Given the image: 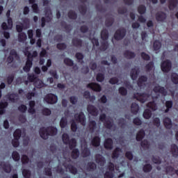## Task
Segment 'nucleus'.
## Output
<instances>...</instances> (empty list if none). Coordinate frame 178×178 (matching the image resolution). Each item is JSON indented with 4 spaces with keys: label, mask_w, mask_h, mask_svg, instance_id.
<instances>
[{
    "label": "nucleus",
    "mask_w": 178,
    "mask_h": 178,
    "mask_svg": "<svg viewBox=\"0 0 178 178\" xmlns=\"http://www.w3.org/2000/svg\"><path fill=\"white\" fill-rule=\"evenodd\" d=\"M39 134L41 138L43 140H48L49 136H54L58 134V129L55 127H42L39 129Z\"/></svg>",
    "instance_id": "nucleus-1"
},
{
    "label": "nucleus",
    "mask_w": 178,
    "mask_h": 178,
    "mask_svg": "<svg viewBox=\"0 0 178 178\" xmlns=\"http://www.w3.org/2000/svg\"><path fill=\"white\" fill-rule=\"evenodd\" d=\"M62 140L63 143L65 144V145H69L70 149H73V148H76V147H77V140H76V138L70 139L67 134H63Z\"/></svg>",
    "instance_id": "nucleus-2"
},
{
    "label": "nucleus",
    "mask_w": 178,
    "mask_h": 178,
    "mask_svg": "<svg viewBox=\"0 0 178 178\" xmlns=\"http://www.w3.org/2000/svg\"><path fill=\"white\" fill-rule=\"evenodd\" d=\"M99 120L104 123V126L106 129L111 130L113 127V122L111 120L106 118V114H101L99 115Z\"/></svg>",
    "instance_id": "nucleus-3"
},
{
    "label": "nucleus",
    "mask_w": 178,
    "mask_h": 178,
    "mask_svg": "<svg viewBox=\"0 0 178 178\" xmlns=\"http://www.w3.org/2000/svg\"><path fill=\"white\" fill-rule=\"evenodd\" d=\"M127 31L124 28H120L117 29L114 33V39L116 41H120L123 40L124 37H126V33Z\"/></svg>",
    "instance_id": "nucleus-4"
},
{
    "label": "nucleus",
    "mask_w": 178,
    "mask_h": 178,
    "mask_svg": "<svg viewBox=\"0 0 178 178\" xmlns=\"http://www.w3.org/2000/svg\"><path fill=\"white\" fill-rule=\"evenodd\" d=\"M151 97V95L149 93H136L134 94V98L137 99V101H139L141 102V104H144V102H146V101H148V98Z\"/></svg>",
    "instance_id": "nucleus-5"
},
{
    "label": "nucleus",
    "mask_w": 178,
    "mask_h": 178,
    "mask_svg": "<svg viewBox=\"0 0 178 178\" xmlns=\"http://www.w3.org/2000/svg\"><path fill=\"white\" fill-rule=\"evenodd\" d=\"M44 101L47 102V104L54 105V104H56V102H58V96L53 93H49L44 97Z\"/></svg>",
    "instance_id": "nucleus-6"
},
{
    "label": "nucleus",
    "mask_w": 178,
    "mask_h": 178,
    "mask_svg": "<svg viewBox=\"0 0 178 178\" xmlns=\"http://www.w3.org/2000/svg\"><path fill=\"white\" fill-rule=\"evenodd\" d=\"M161 68L164 73H169L172 69V61L170 60H165L161 64Z\"/></svg>",
    "instance_id": "nucleus-7"
},
{
    "label": "nucleus",
    "mask_w": 178,
    "mask_h": 178,
    "mask_svg": "<svg viewBox=\"0 0 178 178\" xmlns=\"http://www.w3.org/2000/svg\"><path fill=\"white\" fill-rule=\"evenodd\" d=\"M86 87L87 88H90V90H92V91H95V92H101L102 90V87H101V85L95 82L88 83Z\"/></svg>",
    "instance_id": "nucleus-8"
},
{
    "label": "nucleus",
    "mask_w": 178,
    "mask_h": 178,
    "mask_svg": "<svg viewBox=\"0 0 178 178\" xmlns=\"http://www.w3.org/2000/svg\"><path fill=\"white\" fill-rule=\"evenodd\" d=\"M74 119L76 122L81 123L82 126H86V115H84V113L80 112L79 114H75Z\"/></svg>",
    "instance_id": "nucleus-9"
},
{
    "label": "nucleus",
    "mask_w": 178,
    "mask_h": 178,
    "mask_svg": "<svg viewBox=\"0 0 178 178\" xmlns=\"http://www.w3.org/2000/svg\"><path fill=\"white\" fill-rule=\"evenodd\" d=\"M87 111L90 115L92 116H98V108L95 107L94 105L89 104L87 107Z\"/></svg>",
    "instance_id": "nucleus-10"
},
{
    "label": "nucleus",
    "mask_w": 178,
    "mask_h": 178,
    "mask_svg": "<svg viewBox=\"0 0 178 178\" xmlns=\"http://www.w3.org/2000/svg\"><path fill=\"white\" fill-rule=\"evenodd\" d=\"M153 91L156 93L159 92V94H161L164 97H166V95H168V91L166 90V89L159 85L154 86L153 88Z\"/></svg>",
    "instance_id": "nucleus-11"
},
{
    "label": "nucleus",
    "mask_w": 178,
    "mask_h": 178,
    "mask_svg": "<svg viewBox=\"0 0 178 178\" xmlns=\"http://www.w3.org/2000/svg\"><path fill=\"white\" fill-rule=\"evenodd\" d=\"M166 17H168V15L163 11L158 12L156 14V22H161V23H163V22L166 20Z\"/></svg>",
    "instance_id": "nucleus-12"
},
{
    "label": "nucleus",
    "mask_w": 178,
    "mask_h": 178,
    "mask_svg": "<svg viewBox=\"0 0 178 178\" xmlns=\"http://www.w3.org/2000/svg\"><path fill=\"white\" fill-rule=\"evenodd\" d=\"M104 147L105 149H113V140L111 138L105 139Z\"/></svg>",
    "instance_id": "nucleus-13"
},
{
    "label": "nucleus",
    "mask_w": 178,
    "mask_h": 178,
    "mask_svg": "<svg viewBox=\"0 0 178 178\" xmlns=\"http://www.w3.org/2000/svg\"><path fill=\"white\" fill-rule=\"evenodd\" d=\"M72 44L73 47L76 48H81L83 47V40L79 39V38H74L72 40Z\"/></svg>",
    "instance_id": "nucleus-14"
},
{
    "label": "nucleus",
    "mask_w": 178,
    "mask_h": 178,
    "mask_svg": "<svg viewBox=\"0 0 178 178\" xmlns=\"http://www.w3.org/2000/svg\"><path fill=\"white\" fill-rule=\"evenodd\" d=\"M95 159L96 163L100 165V166L105 165V158L102 155L97 154L95 156Z\"/></svg>",
    "instance_id": "nucleus-15"
},
{
    "label": "nucleus",
    "mask_w": 178,
    "mask_h": 178,
    "mask_svg": "<svg viewBox=\"0 0 178 178\" xmlns=\"http://www.w3.org/2000/svg\"><path fill=\"white\" fill-rule=\"evenodd\" d=\"M147 81L148 78L146 76L142 75L138 78L137 84L140 88H142L145 86L144 83H147Z\"/></svg>",
    "instance_id": "nucleus-16"
},
{
    "label": "nucleus",
    "mask_w": 178,
    "mask_h": 178,
    "mask_svg": "<svg viewBox=\"0 0 178 178\" xmlns=\"http://www.w3.org/2000/svg\"><path fill=\"white\" fill-rule=\"evenodd\" d=\"M1 166L6 173H10L12 172V165L10 163L3 162Z\"/></svg>",
    "instance_id": "nucleus-17"
},
{
    "label": "nucleus",
    "mask_w": 178,
    "mask_h": 178,
    "mask_svg": "<svg viewBox=\"0 0 178 178\" xmlns=\"http://www.w3.org/2000/svg\"><path fill=\"white\" fill-rule=\"evenodd\" d=\"M97 169V164L92 161H90L86 165L87 172H94Z\"/></svg>",
    "instance_id": "nucleus-18"
},
{
    "label": "nucleus",
    "mask_w": 178,
    "mask_h": 178,
    "mask_svg": "<svg viewBox=\"0 0 178 178\" xmlns=\"http://www.w3.org/2000/svg\"><path fill=\"white\" fill-rule=\"evenodd\" d=\"M44 13L46 15V20H47V23H49L51 20H52V11H51L50 8H44Z\"/></svg>",
    "instance_id": "nucleus-19"
},
{
    "label": "nucleus",
    "mask_w": 178,
    "mask_h": 178,
    "mask_svg": "<svg viewBox=\"0 0 178 178\" xmlns=\"http://www.w3.org/2000/svg\"><path fill=\"white\" fill-rule=\"evenodd\" d=\"M163 124L165 127V129H168V130H170V129H172V120L168 117L165 118L163 119Z\"/></svg>",
    "instance_id": "nucleus-20"
},
{
    "label": "nucleus",
    "mask_w": 178,
    "mask_h": 178,
    "mask_svg": "<svg viewBox=\"0 0 178 178\" xmlns=\"http://www.w3.org/2000/svg\"><path fill=\"white\" fill-rule=\"evenodd\" d=\"M91 144L92 147H99L101 145V138L95 136L91 140Z\"/></svg>",
    "instance_id": "nucleus-21"
},
{
    "label": "nucleus",
    "mask_w": 178,
    "mask_h": 178,
    "mask_svg": "<svg viewBox=\"0 0 178 178\" xmlns=\"http://www.w3.org/2000/svg\"><path fill=\"white\" fill-rule=\"evenodd\" d=\"M140 72V70L138 68H132L131 70V79L133 80H137V77H138V73Z\"/></svg>",
    "instance_id": "nucleus-22"
},
{
    "label": "nucleus",
    "mask_w": 178,
    "mask_h": 178,
    "mask_svg": "<svg viewBox=\"0 0 178 178\" xmlns=\"http://www.w3.org/2000/svg\"><path fill=\"white\" fill-rule=\"evenodd\" d=\"M171 154L174 158H177L178 156V147L176 144L171 145Z\"/></svg>",
    "instance_id": "nucleus-23"
},
{
    "label": "nucleus",
    "mask_w": 178,
    "mask_h": 178,
    "mask_svg": "<svg viewBox=\"0 0 178 178\" xmlns=\"http://www.w3.org/2000/svg\"><path fill=\"white\" fill-rule=\"evenodd\" d=\"M124 56L127 59H133L136 58V53L130 51L129 50H126L124 51Z\"/></svg>",
    "instance_id": "nucleus-24"
},
{
    "label": "nucleus",
    "mask_w": 178,
    "mask_h": 178,
    "mask_svg": "<svg viewBox=\"0 0 178 178\" xmlns=\"http://www.w3.org/2000/svg\"><path fill=\"white\" fill-rule=\"evenodd\" d=\"M145 137V131L140 129L136 134V141H141Z\"/></svg>",
    "instance_id": "nucleus-25"
},
{
    "label": "nucleus",
    "mask_w": 178,
    "mask_h": 178,
    "mask_svg": "<svg viewBox=\"0 0 178 178\" xmlns=\"http://www.w3.org/2000/svg\"><path fill=\"white\" fill-rule=\"evenodd\" d=\"M101 38L103 41H106L109 38V32L108 29H104L101 31Z\"/></svg>",
    "instance_id": "nucleus-26"
},
{
    "label": "nucleus",
    "mask_w": 178,
    "mask_h": 178,
    "mask_svg": "<svg viewBox=\"0 0 178 178\" xmlns=\"http://www.w3.org/2000/svg\"><path fill=\"white\" fill-rule=\"evenodd\" d=\"M66 169H68L70 172H71L72 175H77L79 171L77 170V168L74 167L72 164H67L65 166Z\"/></svg>",
    "instance_id": "nucleus-27"
},
{
    "label": "nucleus",
    "mask_w": 178,
    "mask_h": 178,
    "mask_svg": "<svg viewBox=\"0 0 178 178\" xmlns=\"http://www.w3.org/2000/svg\"><path fill=\"white\" fill-rule=\"evenodd\" d=\"M60 26L61 27H63V29H65L66 33H70V31H72V25L70 24H67L66 23V22L65 21H63L60 22Z\"/></svg>",
    "instance_id": "nucleus-28"
},
{
    "label": "nucleus",
    "mask_w": 178,
    "mask_h": 178,
    "mask_svg": "<svg viewBox=\"0 0 178 178\" xmlns=\"http://www.w3.org/2000/svg\"><path fill=\"white\" fill-rule=\"evenodd\" d=\"M71 156L72 159H77V158L80 156V151L79 150V149L74 147L72 148V149H71Z\"/></svg>",
    "instance_id": "nucleus-29"
},
{
    "label": "nucleus",
    "mask_w": 178,
    "mask_h": 178,
    "mask_svg": "<svg viewBox=\"0 0 178 178\" xmlns=\"http://www.w3.org/2000/svg\"><path fill=\"white\" fill-rule=\"evenodd\" d=\"M178 0H168V8L170 10H173L177 6Z\"/></svg>",
    "instance_id": "nucleus-30"
},
{
    "label": "nucleus",
    "mask_w": 178,
    "mask_h": 178,
    "mask_svg": "<svg viewBox=\"0 0 178 178\" xmlns=\"http://www.w3.org/2000/svg\"><path fill=\"white\" fill-rule=\"evenodd\" d=\"M138 111H140V106L137 104V103H132L131 106V111L134 115H137L138 113Z\"/></svg>",
    "instance_id": "nucleus-31"
},
{
    "label": "nucleus",
    "mask_w": 178,
    "mask_h": 178,
    "mask_svg": "<svg viewBox=\"0 0 178 178\" xmlns=\"http://www.w3.org/2000/svg\"><path fill=\"white\" fill-rule=\"evenodd\" d=\"M115 23V18L113 17H109L106 19L105 26L106 27H111Z\"/></svg>",
    "instance_id": "nucleus-32"
},
{
    "label": "nucleus",
    "mask_w": 178,
    "mask_h": 178,
    "mask_svg": "<svg viewBox=\"0 0 178 178\" xmlns=\"http://www.w3.org/2000/svg\"><path fill=\"white\" fill-rule=\"evenodd\" d=\"M165 113H168L169 111L173 108V102L172 100H168L165 102Z\"/></svg>",
    "instance_id": "nucleus-33"
},
{
    "label": "nucleus",
    "mask_w": 178,
    "mask_h": 178,
    "mask_svg": "<svg viewBox=\"0 0 178 178\" xmlns=\"http://www.w3.org/2000/svg\"><path fill=\"white\" fill-rule=\"evenodd\" d=\"M119 152H122V149H120V147H116L113 153H112V159H118V158H119Z\"/></svg>",
    "instance_id": "nucleus-34"
},
{
    "label": "nucleus",
    "mask_w": 178,
    "mask_h": 178,
    "mask_svg": "<svg viewBox=\"0 0 178 178\" xmlns=\"http://www.w3.org/2000/svg\"><path fill=\"white\" fill-rule=\"evenodd\" d=\"M31 53L28 51L27 59L25 65L28 66L29 67H33V58L31 57Z\"/></svg>",
    "instance_id": "nucleus-35"
},
{
    "label": "nucleus",
    "mask_w": 178,
    "mask_h": 178,
    "mask_svg": "<svg viewBox=\"0 0 178 178\" xmlns=\"http://www.w3.org/2000/svg\"><path fill=\"white\" fill-rule=\"evenodd\" d=\"M166 173H168V175H170V176H173L175 174H176V170H175V168H173L172 165L167 166L165 168Z\"/></svg>",
    "instance_id": "nucleus-36"
},
{
    "label": "nucleus",
    "mask_w": 178,
    "mask_h": 178,
    "mask_svg": "<svg viewBox=\"0 0 178 178\" xmlns=\"http://www.w3.org/2000/svg\"><path fill=\"white\" fill-rule=\"evenodd\" d=\"M78 9L81 15H82L83 16H84L86 13H87V6H86L85 4L79 6Z\"/></svg>",
    "instance_id": "nucleus-37"
},
{
    "label": "nucleus",
    "mask_w": 178,
    "mask_h": 178,
    "mask_svg": "<svg viewBox=\"0 0 178 178\" xmlns=\"http://www.w3.org/2000/svg\"><path fill=\"white\" fill-rule=\"evenodd\" d=\"M97 129V122L94 120L89 122V130L91 133H94V131Z\"/></svg>",
    "instance_id": "nucleus-38"
},
{
    "label": "nucleus",
    "mask_w": 178,
    "mask_h": 178,
    "mask_svg": "<svg viewBox=\"0 0 178 178\" xmlns=\"http://www.w3.org/2000/svg\"><path fill=\"white\" fill-rule=\"evenodd\" d=\"M150 145L149 142H148L147 139L142 140L140 143V146L143 149H149Z\"/></svg>",
    "instance_id": "nucleus-39"
},
{
    "label": "nucleus",
    "mask_w": 178,
    "mask_h": 178,
    "mask_svg": "<svg viewBox=\"0 0 178 178\" xmlns=\"http://www.w3.org/2000/svg\"><path fill=\"white\" fill-rule=\"evenodd\" d=\"M67 16L69 19H71V20H76V19H77V13H76L73 10H70L68 12Z\"/></svg>",
    "instance_id": "nucleus-40"
},
{
    "label": "nucleus",
    "mask_w": 178,
    "mask_h": 178,
    "mask_svg": "<svg viewBox=\"0 0 178 178\" xmlns=\"http://www.w3.org/2000/svg\"><path fill=\"white\" fill-rule=\"evenodd\" d=\"M28 81L30 82V83H35V81H37L38 79V76H36L35 74H28Z\"/></svg>",
    "instance_id": "nucleus-41"
},
{
    "label": "nucleus",
    "mask_w": 178,
    "mask_h": 178,
    "mask_svg": "<svg viewBox=\"0 0 178 178\" xmlns=\"http://www.w3.org/2000/svg\"><path fill=\"white\" fill-rule=\"evenodd\" d=\"M27 40V35L24 32H22L18 34V41L19 42H24Z\"/></svg>",
    "instance_id": "nucleus-42"
},
{
    "label": "nucleus",
    "mask_w": 178,
    "mask_h": 178,
    "mask_svg": "<svg viewBox=\"0 0 178 178\" xmlns=\"http://www.w3.org/2000/svg\"><path fill=\"white\" fill-rule=\"evenodd\" d=\"M12 158L15 162H19L20 161V154L17 151H13L12 153Z\"/></svg>",
    "instance_id": "nucleus-43"
},
{
    "label": "nucleus",
    "mask_w": 178,
    "mask_h": 178,
    "mask_svg": "<svg viewBox=\"0 0 178 178\" xmlns=\"http://www.w3.org/2000/svg\"><path fill=\"white\" fill-rule=\"evenodd\" d=\"M154 51H159L162 47V43L159 40H155L153 44Z\"/></svg>",
    "instance_id": "nucleus-44"
},
{
    "label": "nucleus",
    "mask_w": 178,
    "mask_h": 178,
    "mask_svg": "<svg viewBox=\"0 0 178 178\" xmlns=\"http://www.w3.org/2000/svg\"><path fill=\"white\" fill-rule=\"evenodd\" d=\"M14 138L15 140H19L20 138L22 137V129H17L13 134Z\"/></svg>",
    "instance_id": "nucleus-45"
},
{
    "label": "nucleus",
    "mask_w": 178,
    "mask_h": 178,
    "mask_svg": "<svg viewBox=\"0 0 178 178\" xmlns=\"http://www.w3.org/2000/svg\"><path fill=\"white\" fill-rule=\"evenodd\" d=\"M108 47H109L108 41L103 40V42H101V46L99 47L100 51H106V49H108Z\"/></svg>",
    "instance_id": "nucleus-46"
},
{
    "label": "nucleus",
    "mask_w": 178,
    "mask_h": 178,
    "mask_svg": "<svg viewBox=\"0 0 178 178\" xmlns=\"http://www.w3.org/2000/svg\"><path fill=\"white\" fill-rule=\"evenodd\" d=\"M96 80L98 83H102L105 80V74L99 72L96 75Z\"/></svg>",
    "instance_id": "nucleus-47"
},
{
    "label": "nucleus",
    "mask_w": 178,
    "mask_h": 178,
    "mask_svg": "<svg viewBox=\"0 0 178 178\" xmlns=\"http://www.w3.org/2000/svg\"><path fill=\"white\" fill-rule=\"evenodd\" d=\"M147 107L149 108V109H152V111H156V109H158V107L156 106V103H155L154 101L149 102L147 104Z\"/></svg>",
    "instance_id": "nucleus-48"
},
{
    "label": "nucleus",
    "mask_w": 178,
    "mask_h": 178,
    "mask_svg": "<svg viewBox=\"0 0 178 178\" xmlns=\"http://www.w3.org/2000/svg\"><path fill=\"white\" fill-rule=\"evenodd\" d=\"M138 12L140 15H144L147 12V7L145 5H140L138 7Z\"/></svg>",
    "instance_id": "nucleus-49"
},
{
    "label": "nucleus",
    "mask_w": 178,
    "mask_h": 178,
    "mask_svg": "<svg viewBox=\"0 0 178 178\" xmlns=\"http://www.w3.org/2000/svg\"><path fill=\"white\" fill-rule=\"evenodd\" d=\"M21 161L22 165H27V163L30 162V159L29 158L28 155L23 154L21 158Z\"/></svg>",
    "instance_id": "nucleus-50"
},
{
    "label": "nucleus",
    "mask_w": 178,
    "mask_h": 178,
    "mask_svg": "<svg viewBox=\"0 0 178 178\" xmlns=\"http://www.w3.org/2000/svg\"><path fill=\"white\" fill-rule=\"evenodd\" d=\"M171 81H172V83L174 84H178V74L176 72H172L171 74Z\"/></svg>",
    "instance_id": "nucleus-51"
},
{
    "label": "nucleus",
    "mask_w": 178,
    "mask_h": 178,
    "mask_svg": "<svg viewBox=\"0 0 178 178\" xmlns=\"http://www.w3.org/2000/svg\"><path fill=\"white\" fill-rule=\"evenodd\" d=\"M143 170L144 173H149L152 170V165L151 164H145L143 165Z\"/></svg>",
    "instance_id": "nucleus-52"
},
{
    "label": "nucleus",
    "mask_w": 178,
    "mask_h": 178,
    "mask_svg": "<svg viewBox=\"0 0 178 178\" xmlns=\"http://www.w3.org/2000/svg\"><path fill=\"white\" fill-rule=\"evenodd\" d=\"M34 84L36 88H42V87H44V81L38 78V80L35 81Z\"/></svg>",
    "instance_id": "nucleus-53"
},
{
    "label": "nucleus",
    "mask_w": 178,
    "mask_h": 178,
    "mask_svg": "<svg viewBox=\"0 0 178 178\" xmlns=\"http://www.w3.org/2000/svg\"><path fill=\"white\" fill-rule=\"evenodd\" d=\"M67 126V118L63 117L60 121V127L61 129H65Z\"/></svg>",
    "instance_id": "nucleus-54"
},
{
    "label": "nucleus",
    "mask_w": 178,
    "mask_h": 178,
    "mask_svg": "<svg viewBox=\"0 0 178 178\" xmlns=\"http://www.w3.org/2000/svg\"><path fill=\"white\" fill-rule=\"evenodd\" d=\"M118 92L122 97H126V95H127V89L123 86H121L118 89Z\"/></svg>",
    "instance_id": "nucleus-55"
},
{
    "label": "nucleus",
    "mask_w": 178,
    "mask_h": 178,
    "mask_svg": "<svg viewBox=\"0 0 178 178\" xmlns=\"http://www.w3.org/2000/svg\"><path fill=\"white\" fill-rule=\"evenodd\" d=\"M64 63L66 65V66H70V67L74 65L73 60L70 59V58H64Z\"/></svg>",
    "instance_id": "nucleus-56"
},
{
    "label": "nucleus",
    "mask_w": 178,
    "mask_h": 178,
    "mask_svg": "<svg viewBox=\"0 0 178 178\" xmlns=\"http://www.w3.org/2000/svg\"><path fill=\"white\" fill-rule=\"evenodd\" d=\"M82 155L83 158H87L91 155V151L88 147H85L84 149L82 151Z\"/></svg>",
    "instance_id": "nucleus-57"
},
{
    "label": "nucleus",
    "mask_w": 178,
    "mask_h": 178,
    "mask_svg": "<svg viewBox=\"0 0 178 178\" xmlns=\"http://www.w3.org/2000/svg\"><path fill=\"white\" fill-rule=\"evenodd\" d=\"M152 115V112L149 109H145L143 112V118L145 119H149Z\"/></svg>",
    "instance_id": "nucleus-58"
},
{
    "label": "nucleus",
    "mask_w": 178,
    "mask_h": 178,
    "mask_svg": "<svg viewBox=\"0 0 178 178\" xmlns=\"http://www.w3.org/2000/svg\"><path fill=\"white\" fill-rule=\"evenodd\" d=\"M22 175L24 178H30L31 177V171H30V170L24 169L22 170Z\"/></svg>",
    "instance_id": "nucleus-59"
},
{
    "label": "nucleus",
    "mask_w": 178,
    "mask_h": 178,
    "mask_svg": "<svg viewBox=\"0 0 178 178\" xmlns=\"http://www.w3.org/2000/svg\"><path fill=\"white\" fill-rule=\"evenodd\" d=\"M152 161L153 163H155L156 165H161V163H162V160H161V158L154 156L152 157Z\"/></svg>",
    "instance_id": "nucleus-60"
},
{
    "label": "nucleus",
    "mask_w": 178,
    "mask_h": 178,
    "mask_svg": "<svg viewBox=\"0 0 178 178\" xmlns=\"http://www.w3.org/2000/svg\"><path fill=\"white\" fill-rule=\"evenodd\" d=\"M18 111L21 112V113H26V112H27V106L21 104L18 106Z\"/></svg>",
    "instance_id": "nucleus-61"
},
{
    "label": "nucleus",
    "mask_w": 178,
    "mask_h": 178,
    "mask_svg": "<svg viewBox=\"0 0 178 178\" xmlns=\"http://www.w3.org/2000/svg\"><path fill=\"white\" fill-rule=\"evenodd\" d=\"M51 113V109L48 108H44L42 110V114L44 115V116H49Z\"/></svg>",
    "instance_id": "nucleus-62"
},
{
    "label": "nucleus",
    "mask_w": 178,
    "mask_h": 178,
    "mask_svg": "<svg viewBox=\"0 0 178 178\" xmlns=\"http://www.w3.org/2000/svg\"><path fill=\"white\" fill-rule=\"evenodd\" d=\"M56 47L60 51H63L67 48V46L65 43H58Z\"/></svg>",
    "instance_id": "nucleus-63"
},
{
    "label": "nucleus",
    "mask_w": 178,
    "mask_h": 178,
    "mask_svg": "<svg viewBox=\"0 0 178 178\" xmlns=\"http://www.w3.org/2000/svg\"><path fill=\"white\" fill-rule=\"evenodd\" d=\"M113 172H111V171H106L104 173V178H113Z\"/></svg>",
    "instance_id": "nucleus-64"
}]
</instances>
